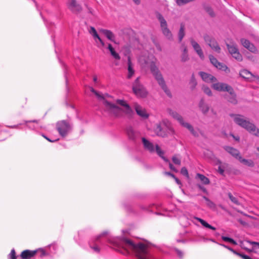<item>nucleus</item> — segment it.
<instances>
[{
  "label": "nucleus",
  "instance_id": "1",
  "mask_svg": "<svg viewBox=\"0 0 259 259\" xmlns=\"http://www.w3.org/2000/svg\"><path fill=\"white\" fill-rule=\"evenodd\" d=\"M123 242L125 246L132 249L136 254L138 259H151V255L149 254L147 246L142 243H134L131 240L127 238H123Z\"/></svg>",
  "mask_w": 259,
  "mask_h": 259
},
{
  "label": "nucleus",
  "instance_id": "2",
  "mask_svg": "<svg viewBox=\"0 0 259 259\" xmlns=\"http://www.w3.org/2000/svg\"><path fill=\"white\" fill-rule=\"evenodd\" d=\"M230 116L233 118L236 124L245 128L250 133L259 137V130L256 128L255 125L246 120L245 118L240 114H230Z\"/></svg>",
  "mask_w": 259,
  "mask_h": 259
},
{
  "label": "nucleus",
  "instance_id": "3",
  "mask_svg": "<svg viewBox=\"0 0 259 259\" xmlns=\"http://www.w3.org/2000/svg\"><path fill=\"white\" fill-rule=\"evenodd\" d=\"M150 70L151 72L154 76L155 79L158 81V84L161 86L162 90L164 91V92L168 97H171V95L170 92L169 90L167 89L161 74L159 72L158 69L154 64H152L151 65Z\"/></svg>",
  "mask_w": 259,
  "mask_h": 259
},
{
  "label": "nucleus",
  "instance_id": "4",
  "mask_svg": "<svg viewBox=\"0 0 259 259\" xmlns=\"http://www.w3.org/2000/svg\"><path fill=\"white\" fill-rule=\"evenodd\" d=\"M56 127L59 134L62 137H64L71 131L72 125L68 121L63 120L57 122Z\"/></svg>",
  "mask_w": 259,
  "mask_h": 259
},
{
  "label": "nucleus",
  "instance_id": "5",
  "mask_svg": "<svg viewBox=\"0 0 259 259\" xmlns=\"http://www.w3.org/2000/svg\"><path fill=\"white\" fill-rule=\"evenodd\" d=\"M133 90L134 93L140 97H146L148 94V92L146 89L140 83L139 77H137L135 80L133 85Z\"/></svg>",
  "mask_w": 259,
  "mask_h": 259
},
{
  "label": "nucleus",
  "instance_id": "6",
  "mask_svg": "<svg viewBox=\"0 0 259 259\" xmlns=\"http://www.w3.org/2000/svg\"><path fill=\"white\" fill-rule=\"evenodd\" d=\"M168 111L169 114L173 118L177 119L182 126L188 128L193 135H194L195 136H196V133L193 129L192 126L188 123L185 122L183 120L182 117L181 115H180L176 111H173L171 109H168Z\"/></svg>",
  "mask_w": 259,
  "mask_h": 259
},
{
  "label": "nucleus",
  "instance_id": "7",
  "mask_svg": "<svg viewBox=\"0 0 259 259\" xmlns=\"http://www.w3.org/2000/svg\"><path fill=\"white\" fill-rule=\"evenodd\" d=\"M212 88L219 92H228L229 94H232L233 88L230 85L222 82H217L212 84Z\"/></svg>",
  "mask_w": 259,
  "mask_h": 259
},
{
  "label": "nucleus",
  "instance_id": "8",
  "mask_svg": "<svg viewBox=\"0 0 259 259\" xmlns=\"http://www.w3.org/2000/svg\"><path fill=\"white\" fill-rule=\"evenodd\" d=\"M227 46L229 53L233 58L238 61L242 60V55L239 53L236 45L234 44H232V45L227 44Z\"/></svg>",
  "mask_w": 259,
  "mask_h": 259
},
{
  "label": "nucleus",
  "instance_id": "9",
  "mask_svg": "<svg viewBox=\"0 0 259 259\" xmlns=\"http://www.w3.org/2000/svg\"><path fill=\"white\" fill-rule=\"evenodd\" d=\"M204 39L205 41L213 51L217 53L220 52L221 48L214 38L208 35H205L204 36Z\"/></svg>",
  "mask_w": 259,
  "mask_h": 259
},
{
  "label": "nucleus",
  "instance_id": "10",
  "mask_svg": "<svg viewBox=\"0 0 259 259\" xmlns=\"http://www.w3.org/2000/svg\"><path fill=\"white\" fill-rule=\"evenodd\" d=\"M68 8L72 12L78 13L81 11L82 7L76 0H68L67 2Z\"/></svg>",
  "mask_w": 259,
  "mask_h": 259
},
{
  "label": "nucleus",
  "instance_id": "11",
  "mask_svg": "<svg viewBox=\"0 0 259 259\" xmlns=\"http://www.w3.org/2000/svg\"><path fill=\"white\" fill-rule=\"evenodd\" d=\"M209 58L211 63L217 68L226 72L229 71L228 67L224 64L219 62L213 56L209 55Z\"/></svg>",
  "mask_w": 259,
  "mask_h": 259
},
{
  "label": "nucleus",
  "instance_id": "12",
  "mask_svg": "<svg viewBox=\"0 0 259 259\" xmlns=\"http://www.w3.org/2000/svg\"><path fill=\"white\" fill-rule=\"evenodd\" d=\"M190 41L193 48H194V50L196 51L198 55L201 59H203L204 56L203 55V51L199 45L192 38L190 39Z\"/></svg>",
  "mask_w": 259,
  "mask_h": 259
},
{
  "label": "nucleus",
  "instance_id": "13",
  "mask_svg": "<svg viewBox=\"0 0 259 259\" xmlns=\"http://www.w3.org/2000/svg\"><path fill=\"white\" fill-rule=\"evenodd\" d=\"M134 108L138 115L144 118H147L148 117V114L147 113L145 109H143L140 105L137 103H135Z\"/></svg>",
  "mask_w": 259,
  "mask_h": 259
},
{
  "label": "nucleus",
  "instance_id": "14",
  "mask_svg": "<svg viewBox=\"0 0 259 259\" xmlns=\"http://www.w3.org/2000/svg\"><path fill=\"white\" fill-rule=\"evenodd\" d=\"M202 79L206 82H211L217 80L216 78L210 74L200 71L199 73Z\"/></svg>",
  "mask_w": 259,
  "mask_h": 259
},
{
  "label": "nucleus",
  "instance_id": "15",
  "mask_svg": "<svg viewBox=\"0 0 259 259\" xmlns=\"http://www.w3.org/2000/svg\"><path fill=\"white\" fill-rule=\"evenodd\" d=\"M36 252L37 250H25L21 252L20 257L22 259H30L32 257L34 256L36 254Z\"/></svg>",
  "mask_w": 259,
  "mask_h": 259
},
{
  "label": "nucleus",
  "instance_id": "16",
  "mask_svg": "<svg viewBox=\"0 0 259 259\" xmlns=\"http://www.w3.org/2000/svg\"><path fill=\"white\" fill-rule=\"evenodd\" d=\"M242 45L246 49L252 52H255L256 49L254 46L251 44L248 40L242 38L241 39Z\"/></svg>",
  "mask_w": 259,
  "mask_h": 259
},
{
  "label": "nucleus",
  "instance_id": "17",
  "mask_svg": "<svg viewBox=\"0 0 259 259\" xmlns=\"http://www.w3.org/2000/svg\"><path fill=\"white\" fill-rule=\"evenodd\" d=\"M144 148L150 152L153 153L155 151L154 145L145 138L142 139Z\"/></svg>",
  "mask_w": 259,
  "mask_h": 259
},
{
  "label": "nucleus",
  "instance_id": "18",
  "mask_svg": "<svg viewBox=\"0 0 259 259\" xmlns=\"http://www.w3.org/2000/svg\"><path fill=\"white\" fill-rule=\"evenodd\" d=\"M224 149L226 151L237 159H239V157H241L239 151L236 149L229 146H226L224 147Z\"/></svg>",
  "mask_w": 259,
  "mask_h": 259
},
{
  "label": "nucleus",
  "instance_id": "19",
  "mask_svg": "<svg viewBox=\"0 0 259 259\" xmlns=\"http://www.w3.org/2000/svg\"><path fill=\"white\" fill-rule=\"evenodd\" d=\"M99 31L103 33L109 40L114 42L115 41V35L113 32L107 29H101Z\"/></svg>",
  "mask_w": 259,
  "mask_h": 259
},
{
  "label": "nucleus",
  "instance_id": "20",
  "mask_svg": "<svg viewBox=\"0 0 259 259\" xmlns=\"http://www.w3.org/2000/svg\"><path fill=\"white\" fill-rule=\"evenodd\" d=\"M195 179H199L202 184L204 185H208L210 183L209 179L205 177L204 175L201 174H197L195 177Z\"/></svg>",
  "mask_w": 259,
  "mask_h": 259
},
{
  "label": "nucleus",
  "instance_id": "21",
  "mask_svg": "<svg viewBox=\"0 0 259 259\" xmlns=\"http://www.w3.org/2000/svg\"><path fill=\"white\" fill-rule=\"evenodd\" d=\"M127 64H128V75H127V78H131L135 73V70H134L132 62L131 60V58L130 57H128V60H127Z\"/></svg>",
  "mask_w": 259,
  "mask_h": 259
},
{
  "label": "nucleus",
  "instance_id": "22",
  "mask_svg": "<svg viewBox=\"0 0 259 259\" xmlns=\"http://www.w3.org/2000/svg\"><path fill=\"white\" fill-rule=\"evenodd\" d=\"M194 219L195 220H197L198 221H199L203 227L208 228V229H210L212 230H216V228L215 227L209 225L204 220H203L201 218H198V217H195Z\"/></svg>",
  "mask_w": 259,
  "mask_h": 259
},
{
  "label": "nucleus",
  "instance_id": "23",
  "mask_svg": "<svg viewBox=\"0 0 259 259\" xmlns=\"http://www.w3.org/2000/svg\"><path fill=\"white\" fill-rule=\"evenodd\" d=\"M155 151L159 156H160L164 161L169 162V160L164 156V151L161 150L160 148L157 144L155 145Z\"/></svg>",
  "mask_w": 259,
  "mask_h": 259
},
{
  "label": "nucleus",
  "instance_id": "24",
  "mask_svg": "<svg viewBox=\"0 0 259 259\" xmlns=\"http://www.w3.org/2000/svg\"><path fill=\"white\" fill-rule=\"evenodd\" d=\"M203 198L206 201V205L208 207L213 210L216 209L217 206L213 202L211 201L209 198L205 196H203Z\"/></svg>",
  "mask_w": 259,
  "mask_h": 259
},
{
  "label": "nucleus",
  "instance_id": "25",
  "mask_svg": "<svg viewBox=\"0 0 259 259\" xmlns=\"http://www.w3.org/2000/svg\"><path fill=\"white\" fill-rule=\"evenodd\" d=\"M108 49L109 50L111 55L114 57V58L117 60L120 59V57L119 54L115 52L114 49L112 47L111 44H108Z\"/></svg>",
  "mask_w": 259,
  "mask_h": 259
},
{
  "label": "nucleus",
  "instance_id": "26",
  "mask_svg": "<svg viewBox=\"0 0 259 259\" xmlns=\"http://www.w3.org/2000/svg\"><path fill=\"white\" fill-rule=\"evenodd\" d=\"M126 133L128 138L132 140H134L138 135L132 127H128L126 130Z\"/></svg>",
  "mask_w": 259,
  "mask_h": 259
},
{
  "label": "nucleus",
  "instance_id": "27",
  "mask_svg": "<svg viewBox=\"0 0 259 259\" xmlns=\"http://www.w3.org/2000/svg\"><path fill=\"white\" fill-rule=\"evenodd\" d=\"M240 75L244 78L249 79L251 77L253 76L252 73L246 69L241 70L240 72Z\"/></svg>",
  "mask_w": 259,
  "mask_h": 259
},
{
  "label": "nucleus",
  "instance_id": "28",
  "mask_svg": "<svg viewBox=\"0 0 259 259\" xmlns=\"http://www.w3.org/2000/svg\"><path fill=\"white\" fill-rule=\"evenodd\" d=\"M117 103L120 105L121 106H124L125 107L126 109V111L127 113H131L132 112V109L128 104H127L126 102L123 100H117Z\"/></svg>",
  "mask_w": 259,
  "mask_h": 259
},
{
  "label": "nucleus",
  "instance_id": "29",
  "mask_svg": "<svg viewBox=\"0 0 259 259\" xmlns=\"http://www.w3.org/2000/svg\"><path fill=\"white\" fill-rule=\"evenodd\" d=\"M155 131L158 136L164 137L166 136V134L162 131V129L159 124L156 125Z\"/></svg>",
  "mask_w": 259,
  "mask_h": 259
},
{
  "label": "nucleus",
  "instance_id": "30",
  "mask_svg": "<svg viewBox=\"0 0 259 259\" xmlns=\"http://www.w3.org/2000/svg\"><path fill=\"white\" fill-rule=\"evenodd\" d=\"M104 104L106 107H108L110 109L115 110L117 111H119L120 110V109L118 106H117L116 105L112 104L108 101H105Z\"/></svg>",
  "mask_w": 259,
  "mask_h": 259
},
{
  "label": "nucleus",
  "instance_id": "31",
  "mask_svg": "<svg viewBox=\"0 0 259 259\" xmlns=\"http://www.w3.org/2000/svg\"><path fill=\"white\" fill-rule=\"evenodd\" d=\"M199 107L203 113H206L209 110L208 106L204 104L203 100H201L199 103Z\"/></svg>",
  "mask_w": 259,
  "mask_h": 259
},
{
  "label": "nucleus",
  "instance_id": "32",
  "mask_svg": "<svg viewBox=\"0 0 259 259\" xmlns=\"http://www.w3.org/2000/svg\"><path fill=\"white\" fill-rule=\"evenodd\" d=\"M240 162L243 163L245 165H248L249 166H253V162L251 160H247L244 158H242V157H239L238 159Z\"/></svg>",
  "mask_w": 259,
  "mask_h": 259
},
{
  "label": "nucleus",
  "instance_id": "33",
  "mask_svg": "<svg viewBox=\"0 0 259 259\" xmlns=\"http://www.w3.org/2000/svg\"><path fill=\"white\" fill-rule=\"evenodd\" d=\"M185 26L182 23L181 24L180 29L179 32V41L181 42L185 35L184 32Z\"/></svg>",
  "mask_w": 259,
  "mask_h": 259
},
{
  "label": "nucleus",
  "instance_id": "34",
  "mask_svg": "<svg viewBox=\"0 0 259 259\" xmlns=\"http://www.w3.org/2000/svg\"><path fill=\"white\" fill-rule=\"evenodd\" d=\"M162 32L168 39L172 37V34L169 30L167 28V26L161 27Z\"/></svg>",
  "mask_w": 259,
  "mask_h": 259
},
{
  "label": "nucleus",
  "instance_id": "35",
  "mask_svg": "<svg viewBox=\"0 0 259 259\" xmlns=\"http://www.w3.org/2000/svg\"><path fill=\"white\" fill-rule=\"evenodd\" d=\"M230 94L231 95V97L228 99V101L232 104H236L237 103V100L236 99V94L234 93L233 89L232 94Z\"/></svg>",
  "mask_w": 259,
  "mask_h": 259
},
{
  "label": "nucleus",
  "instance_id": "36",
  "mask_svg": "<svg viewBox=\"0 0 259 259\" xmlns=\"http://www.w3.org/2000/svg\"><path fill=\"white\" fill-rule=\"evenodd\" d=\"M184 49H183V53L182 56V61L183 62H185L187 61L189 59L188 55L187 54V48L185 46V45H183Z\"/></svg>",
  "mask_w": 259,
  "mask_h": 259
},
{
  "label": "nucleus",
  "instance_id": "37",
  "mask_svg": "<svg viewBox=\"0 0 259 259\" xmlns=\"http://www.w3.org/2000/svg\"><path fill=\"white\" fill-rule=\"evenodd\" d=\"M157 18L160 22L161 27L167 26V23L165 20L160 14H158Z\"/></svg>",
  "mask_w": 259,
  "mask_h": 259
},
{
  "label": "nucleus",
  "instance_id": "38",
  "mask_svg": "<svg viewBox=\"0 0 259 259\" xmlns=\"http://www.w3.org/2000/svg\"><path fill=\"white\" fill-rule=\"evenodd\" d=\"M197 81L195 78L194 74H193L191 76V80L190 81V88L192 90H193L197 85Z\"/></svg>",
  "mask_w": 259,
  "mask_h": 259
},
{
  "label": "nucleus",
  "instance_id": "39",
  "mask_svg": "<svg viewBox=\"0 0 259 259\" xmlns=\"http://www.w3.org/2000/svg\"><path fill=\"white\" fill-rule=\"evenodd\" d=\"M172 161L173 163L176 165H180L181 164V158L178 155H175L172 156Z\"/></svg>",
  "mask_w": 259,
  "mask_h": 259
},
{
  "label": "nucleus",
  "instance_id": "40",
  "mask_svg": "<svg viewBox=\"0 0 259 259\" xmlns=\"http://www.w3.org/2000/svg\"><path fill=\"white\" fill-rule=\"evenodd\" d=\"M172 250H174V251H175L176 252V253H177V255L178 256V257H179L180 259H182V258H183V256H184V252H183L182 250H180V249H178V248H176V247H174V248H172Z\"/></svg>",
  "mask_w": 259,
  "mask_h": 259
},
{
  "label": "nucleus",
  "instance_id": "41",
  "mask_svg": "<svg viewBox=\"0 0 259 259\" xmlns=\"http://www.w3.org/2000/svg\"><path fill=\"white\" fill-rule=\"evenodd\" d=\"M222 239L224 241L230 242L234 245H237V242L234 239H233L231 238L228 237L223 236H222Z\"/></svg>",
  "mask_w": 259,
  "mask_h": 259
},
{
  "label": "nucleus",
  "instance_id": "42",
  "mask_svg": "<svg viewBox=\"0 0 259 259\" xmlns=\"http://www.w3.org/2000/svg\"><path fill=\"white\" fill-rule=\"evenodd\" d=\"M228 197L233 203L238 205L239 204L238 199L236 197H234L231 193H228Z\"/></svg>",
  "mask_w": 259,
  "mask_h": 259
},
{
  "label": "nucleus",
  "instance_id": "43",
  "mask_svg": "<svg viewBox=\"0 0 259 259\" xmlns=\"http://www.w3.org/2000/svg\"><path fill=\"white\" fill-rule=\"evenodd\" d=\"M202 90H203V92H204V93L206 94V95H207L208 96H212L211 91L210 89L208 87L204 86V85L203 86Z\"/></svg>",
  "mask_w": 259,
  "mask_h": 259
},
{
  "label": "nucleus",
  "instance_id": "44",
  "mask_svg": "<svg viewBox=\"0 0 259 259\" xmlns=\"http://www.w3.org/2000/svg\"><path fill=\"white\" fill-rule=\"evenodd\" d=\"M92 36H93L95 40L96 39H97L100 41V42L102 46L104 47L105 46V43L102 40V39L101 38V37L99 36V35H98L97 32L95 33L94 34H93Z\"/></svg>",
  "mask_w": 259,
  "mask_h": 259
},
{
  "label": "nucleus",
  "instance_id": "45",
  "mask_svg": "<svg viewBox=\"0 0 259 259\" xmlns=\"http://www.w3.org/2000/svg\"><path fill=\"white\" fill-rule=\"evenodd\" d=\"M181 173L183 176H185L187 178H189V174L187 169L185 167H183L181 169Z\"/></svg>",
  "mask_w": 259,
  "mask_h": 259
},
{
  "label": "nucleus",
  "instance_id": "46",
  "mask_svg": "<svg viewBox=\"0 0 259 259\" xmlns=\"http://www.w3.org/2000/svg\"><path fill=\"white\" fill-rule=\"evenodd\" d=\"M9 259H16L17 256L14 249L11 250V252L9 254Z\"/></svg>",
  "mask_w": 259,
  "mask_h": 259
},
{
  "label": "nucleus",
  "instance_id": "47",
  "mask_svg": "<svg viewBox=\"0 0 259 259\" xmlns=\"http://www.w3.org/2000/svg\"><path fill=\"white\" fill-rule=\"evenodd\" d=\"M220 245L223 246L225 248L228 249V250H229L230 251L232 252L234 254H236L237 255L239 254V252H238L236 250H234L232 248H231V247H229V246H228L227 245H226L225 244H220Z\"/></svg>",
  "mask_w": 259,
  "mask_h": 259
},
{
  "label": "nucleus",
  "instance_id": "48",
  "mask_svg": "<svg viewBox=\"0 0 259 259\" xmlns=\"http://www.w3.org/2000/svg\"><path fill=\"white\" fill-rule=\"evenodd\" d=\"M205 10L209 14L210 16H211V17L214 16V13H213L212 10L211 9V8L208 7H206Z\"/></svg>",
  "mask_w": 259,
  "mask_h": 259
},
{
  "label": "nucleus",
  "instance_id": "49",
  "mask_svg": "<svg viewBox=\"0 0 259 259\" xmlns=\"http://www.w3.org/2000/svg\"><path fill=\"white\" fill-rule=\"evenodd\" d=\"M37 251H38L40 253L39 255L41 257H42L47 254L46 251L43 249H39L38 250H37Z\"/></svg>",
  "mask_w": 259,
  "mask_h": 259
},
{
  "label": "nucleus",
  "instance_id": "50",
  "mask_svg": "<svg viewBox=\"0 0 259 259\" xmlns=\"http://www.w3.org/2000/svg\"><path fill=\"white\" fill-rule=\"evenodd\" d=\"M38 120H26L25 121V123L26 124H28V123H31V122H33V123H38ZM27 126L28 127H29V128H31V126H30L29 125H28V124H27ZM32 128H34V127H32Z\"/></svg>",
  "mask_w": 259,
  "mask_h": 259
},
{
  "label": "nucleus",
  "instance_id": "51",
  "mask_svg": "<svg viewBox=\"0 0 259 259\" xmlns=\"http://www.w3.org/2000/svg\"><path fill=\"white\" fill-rule=\"evenodd\" d=\"M42 136L44 138H45L47 140H48V141H49V142H52V143H53V142H56V141H58V140H59V139L52 140V139H51L49 138L48 137H47L46 136H45V135H44V134H42Z\"/></svg>",
  "mask_w": 259,
  "mask_h": 259
},
{
  "label": "nucleus",
  "instance_id": "52",
  "mask_svg": "<svg viewBox=\"0 0 259 259\" xmlns=\"http://www.w3.org/2000/svg\"><path fill=\"white\" fill-rule=\"evenodd\" d=\"M197 186L200 190H202L204 193H207L206 189L205 188H204L203 186H202V185H201L200 184H197Z\"/></svg>",
  "mask_w": 259,
  "mask_h": 259
},
{
  "label": "nucleus",
  "instance_id": "53",
  "mask_svg": "<svg viewBox=\"0 0 259 259\" xmlns=\"http://www.w3.org/2000/svg\"><path fill=\"white\" fill-rule=\"evenodd\" d=\"M90 247L94 250V251L96 252H99L100 249L98 246H92L90 244Z\"/></svg>",
  "mask_w": 259,
  "mask_h": 259
},
{
  "label": "nucleus",
  "instance_id": "54",
  "mask_svg": "<svg viewBox=\"0 0 259 259\" xmlns=\"http://www.w3.org/2000/svg\"><path fill=\"white\" fill-rule=\"evenodd\" d=\"M168 162L169 168L171 170L174 171L175 172H178V170L175 167V166L172 164V163L171 162H170L169 161Z\"/></svg>",
  "mask_w": 259,
  "mask_h": 259
},
{
  "label": "nucleus",
  "instance_id": "55",
  "mask_svg": "<svg viewBox=\"0 0 259 259\" xmlns=\"http://www.w3.org/2000/svg\"><path fill=\"white\" fill-rule=\"evenodd\" d=\"M238 255L241 257L243 259H251V258L249 256L245 254H241L240 253H239V254Z\"/></svg>",
  "mask_w": 259,
  "mask_h": 259
},
{
  "label": "nucleus",
  "instance_id": "56",
  "mask_svg": "<svg viewBox=\"0 0 259 259\" xmlns=\"http://www.w3.org/2000/svg\"><path fill=\"white\" fill-rule=\"evenodd\" d=\"M238 255L241 257L243 259H251V258L249 256L245 254H241L240 253H239V254Z\"/></svg>",
  "mask_w": 259,
  "mask_h": 259
},
{
  "label": "nucleus",
  "instance_id": "57",
  "mask_svg": "<svg viewBox=\"0 0 259 259\" xmlns=\"http://www.w3.org/2000/svg\"><path fill=\"white\" fill-rule=\"evenodd\" d=\"M97 31L94 27H91L90 33L93 35L95 33H97Z\"/></svg>",
  "mask_w": 259,
  "mask_h": 259
},
{
  "label": "nucleus",
  "instance_id": "58",
  "mask_svg": "<svg viewBox=\"0 0 259 259\" xmlns=\"http://www.w3.org/2000/svg\"><path fill=\"white\" fill-rule=\"evenodd\" d=\"M165 175L168 176L172 178L173 179L176 177L173 174L171 173L170 172H167L165 171L164 173Z\"/></svg>",
  "mask_w": 259,
  "mask_h": 259
},
{
  "label": "nucleus",
  "instance_id": "59",
  "mask_svg": "<svg viewBox=\"0 0 259 259\" xmlns=\"http://www.w3.org/2000/svg\"><path fill=\"white\" fill-rule=\"evenodd\" d=\"M106 234H107V232H103V233H102L101 234H100V235H98V236H97V237H96V240H99V239H100L101 237H102V236H103L105 235Z\"/></svg>",
  "mask_w": 259,
  "mask_h": 259
},
{
  "label": "nucleus",
  "instance_id": "60",
  "mask_svg": "<svg viewBox=\"0 0 259 259\" xmlns=\"http://www.w3.org/2000/svg\"><path fill=\"white\" fill-rule=\"evenodd\" d=\"M219 206L222 209H223V210L226 211V212H229L228 209L225 207L222 204H220L219 205Z\"/></svg>",
  "mask_w": 259,
  "mask_h": 259
},
{
  "label": "nucleus",
  "instance_id": "61",
  "mask_svg": "<svg viewBox=\"0 0 259 259\" xmlns=\"http://www.w3.org/2000/svg\"><path fill=\"white\" fill-rule=\"evenodd\" d=\"M95 94L99 99H103L104 98L103 96L100 95L98 92H97V93Z\"/></svg>",
  "mask_w": 259,
  "mask_h": 259
},
{
  "label": "nucleus",
  "instance_id": "62",
  "mask_svg": "<svg viewBox=\"0 0 259 259\" xmlns=\"http://www.w3.org/2000/svg\"><path fill=\"white\" fill-rule=\"evenodd\" d=\"M174 179L175 180L176 182L179 184V185H181V181L176 177H175Z\"/></svg>",
  "mask_w": 259,
  "mask_h": 259
},
{
  "label": "nucleus",
  "instance_id": "63",
  "mask_svg": "<svg viewBox=\"0 0 259 259\" xmlns=\"http://www.w3.org/2000/svg\"><path fill=\"white\" fill-rule=\"evenodd\" d=\"M249 243L251 244H254V245H256L258 246V247H259V243L258 242H252V241H249Z\"/></svg>",
  "mask_w": 259,
  "mask_h": 259
},
{
  "label": "nucleus",
  "instance_id": "64",
  "mask_svg": "<svg viewBox=\"0 0 259 259\" xmlns=\"http://www.w3.org/2000/svg\"><path fill=\"white\" fill-rule=\"evenodd\" d=\"M219 171L221 174H223L224 171V170L221 168V167H219Z\"/></svg>",
  "mask_w": 259,
  "mask_h": 259
}]
</instances>
